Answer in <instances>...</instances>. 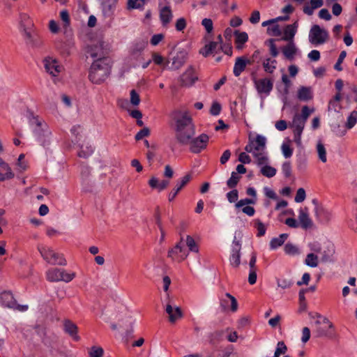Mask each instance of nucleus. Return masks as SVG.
Segmentation results:
<instances>
[{"mask_svg": "<svg viewBox=\"0 0 357 357\" xmlns=\"http://www.w3.org/2000/svg\"><path fill=\"white\" fill-rule=\"evenodd\" d=\"M197 77L195 75L194 69L189 66L188 69L180 77L181 86L189 87L192 86L197 80Z\"/></svg>", "mask_w": 357, "mask_h": 357, "instance_id": "4468645a", "label": "nucleus"}, {"mask_svg": "<svg viewBox=\"0 0 357 357\" xmlns=\"http://www.w3.org/2000/svg\"><path fill=\"white\" fill-rule=\"evenodd\" d=\"M38 250L42 257L52 265L66 266V260L62 254L54 252L51 248L39 245Z\"/></svg>", "mask_w": 357, "mask_h": 357, "instance_id": "39448f33", "label": "nucleus"}, {"mask_svg": "<svg viewBox=\"0 0 357 357\" xmlns=\"http://www.w3.org/2000/svg\"><path fill=\"white\" fill-rule=\"evenodd\" d=\"M146 0H128L127 8L128 10L132 9H143Z\"/></svg>", "mask_w": 357, "mask_h": 357, "instance_id": "c9c22d12", "label": "nucleus"}, {"mask_svg": "<svg viewBox=\"0 0 357 357\" xmlns=\"http://www.w3.org/2000/svg\"><path fill=\"white\" fill-rule=\"evenodd\" d=\"M60 17L61 20L64 22L63 26L67 28L69 26L70 23L69 13L67 10H63L60 13Z\"/></svg>", "mask_w": 357, "mask_h": 357, "instance_id": "4d7b16f0", "label": "nucleus"}, {"mask_svg": "<svg viewBox=\"0 0 357 357\" xmlns=\"http://www.w3.org/2000/svg\"><path fill=\"white\" fill-rule=\"evenodd\" d=\"M357 122V112L353 111L347 118L346 126L348 129L352 128Z\"/></svg>", "mask_w": 357, "mask_h": 357, "instance_id": "09e8293b", "label": "nucleus"}, {"mask_svg": "<svg viewBox=\"0 0 357 357\" xmlns=\"http://www.w3.org/2000/svg\"><path fill=\"white\" fill-rule=\"evenodd\" d=\"M44 68L47 73L53 77H56L61 71L62 66L59 64L57 59L50 56L43 59Z\"/></svg>", "mask_w": 357, "mask_h": 357, "instance_id": "f8f14e48", "label": "nucleus"}, {"mask_svg": "<svg viewBox=\"0 0 357 357\" xmlns=\"http://www.w3.org/2000/svg\"><path fill=\"white\" fill-rule=\"evenodd\" d=\"M305 121L300 117L299 114L294 116L290 127L294 128V140L298 146H301V135L305 128Z\"/></svg>", "mask_w": 357, "mask_h": 357, "instance_id": "1a4fd4ad", "label": "nucleus"}, {"mask_svg": "<svg viewBox=\"0 0 357 357\" xmlns=\"http://www.w3.org/2000/svg\"><path fill=\"white\" fill-rule=\"evenodd\" d=\"M152 61L154 62L155 64L162 66H163V68L167 66L169 63V61H165L164 57L157 52H153Z\"/></svg>", "mask_w": 357, "mask_h": 357, "instance_id": "ea45409f", "label": "nucleus"}, {"mask_svg": "<svg viewBox=\"0 0 357 357\" xmlns=\"http://www.w3.org/2000/svg\"><path fill=\"white\" fill-rule=\"evenodd\" d=\"M20 25L22 28L27 27L31 25L29 16L26 13H21L20 15Z\"/></svg>", "mask_w": 357, "mask_h": 357, "instance_id": "680f3d73", "label": "nucleus"}, {"mask_svg": "<svg viewBox=\"0 0 357 357\" xmlns=\"http://www.w3.org/2000/svg\"><path fill=\"white\" fill-rule=\"evenodd\" d=\"M63 330L65 333H68L72 338L78 341L79 336L77 335L78 328L75 324L69 319H66L63 323Z\"/></svg>", "mask_w": 357, "mask_h": 357, "instance_id": "aec40b11", "label": "nucleus"}, {"mask_svg": "<svg viewBox=\"0 0 357 357\" xmlns=\"http://www.w3.org/2000/svg\"><path fill=\"white\" fill-rule=\"evenodd\" d=\"M227 198L230 203L237 202L238 198V192L236 189L233 188L231 191L227 193Z\"/></svg>", "mask_w": 357, "mask_h": 357, "instance_id": "864d4df0", "label": "nucleus"}, {"mask_svg": "<svg viewBox=\"0 0 357 357\" xmlns=\"http://www.w3.org/2000/svg\"><path fill=\"white\" fill-rule=\"evenodd\" d=\"M255 85L259 93L268 95L273 87V82L269 78H263L255 80Z\"/></svg>", "mask_w": 357, "mask_h": 357, "instance_id": "2eb2a0df", "label": "nucleus"}, {"mask_svg": "<svg viewBox=\"0 0 357 357\" xmlns=\"http://www.w3.org/2000/svg\"><path fill=\"white\" fill-rule=\"evenodd\" d=\"M254 224L255 227L257 229L258 231L257 236L259 237L264 236L266 230L264 224L259 219H255L254 220Z\"/></svg>", "mask_w": 357, "mask_h": 357, "instance_id": "37998d69", "label": "nucleus"}, {"mask_svg": "<svg viewBox=\"0 0 357 357\" xmlns=\"http://www.w3.org/2000/svg\"><path fill=\"white\" fill-rule=\"evenodd\" d=\"M145 48L144 42H139L135 43L131 50V54L134 57H137L141 55L142 52Z\"/></svg>", "mask_w": 357, "mask_h": 357, "instance_id": "79ce46f5", "label": "nucleus"}, {"mask_svg": "<svg viewBox=\"0 0 357 357\" xmlns=\"http://www.w3.org/2000/svg\"><path fill=\"white\" fill-rule=\"evenodd\" d=\"M111 68V59L108 56L94 60L89 69V80L93 84H100L109 77Z\"/></svg>", "mask_w": 357, "mask_h": 357, "instance_id": "f03ea898", "label": "nucleus"}, {"mask_svg": "<svg viewBox=\"0 0 357 357\" xmlns=\"http://www.w3.org/2000/svg\"><path fill=\"white\" fill-rule=\"evenodd\" d=\"M0 303L9 308H14L16 306V300L9 291H4L0 294Z\"/></svg>", "mask_w": 357, "mask_h": 357, "instance_id": "6ab92c4d", "label": "nucleus"}, {"mask_svg": "<svg viewBox=\"0 0 357 357\" xmlns=\"http://www.w3.org/2000/svg\"><path fill=\"white\" fill-rule=\"evenodd\" d=\"M346 56H347L346 51H342L340 52V54L339 55V57L337 59V61L336 63L334 66L335 70H336L337 71L342 70V68L341 66V64L343 62V61H344V58L346 57Z\"/></svg>", "mask_w": 357, "mask_h": 357, "instance_id": "13d9d810", "label": "nucleus"}, {"mask_svg": "<svg viewBox=\"0 0 357 357\" xmlns=\"http://www.w3.org/2000/svg\"><path fill=\"white\" fill-rule=\"evenodd\" d=\"M241 242L234 236L232 241L229 262L231 266L238 268L241 264Z\"/></svg>", "mask_w": 357, "mask_h": 357, "instance_id": "9d476101", "label": "nucleus"}, {"mask_svg": "<svg viewBox=\"0 0 357 357\" xmlns=\"http://www.w3.org/2000/svg\"><path fill=\"white\" fill-rule=\"evenodd\" d=\"M253 156L257 159V164L258 166L266 165L268 162V156L261 153L254 152Z\"/></svg>", "mask_w": 357, "mask_h": 357, "instance_id": "49530a36", "label": "nucleus"}, {"mask_svg": "<svg viewBox=\"0 0 357 357\" xmlns=\"http://www.w3.org/2000/svg\"><path fill=\"white\" fill-rule=\"evenodd\" d=\"M288 237L287 234H282L278 237L273 238L270 241V248L275 250L281 246Z\"/></svg>", "mask_w": 357, "mask_h": 357, "instance_id": "473e14b6", "label": "nucleus"}, {"mask_svg": "<svg viewBox=\"0 0 357 357\" xmlns=\"http://www.w3.org/2000/svg\"><path fill=\"white\" fill-rule=\"evenodd\" d=\"M173 14L169 6H165L160 10V20L162 26H167L172 20Z\"/></svg>", "mask_w": 357, "mask_h": 357, "instance_id": "5701e85b", "label": "nucleus"}, {"mask_svg": "<svg viewBox=\"0 0 357 357\" xmlns=\"http://www.w3.org/2000/svg\"><path fill=\"white\" fill-rule=\"evenodd\" d=\"M284 252L289 255H296L299 254L298 248L291 243H287L284 247Z\"/></svg>", "mask_w": 357, "mask_h": 357, "instance_id": "a18cd8bd", "label": "nucleus"}, {"mask_svg": "<svg viewBox=\"0 0 357 357\" xmlns=\"http://www.w3.org/2000/svg\"><path fill=\"white\" fill-rule=\"evenodd\" d=\"M192 179L191 174L188 173L177 181L175 188L169 192L168 200L172 202L178 192L190 181Z\"/></svg>", "mask_w": 357, "mask_h": 357, "instance_id": "ddd939ff", "label": "nucleus"}, {"mask_svg": "<svg viewBox=\"0 0 357 357\" xmlns=\"http://www.w3.org/2000/svg\"><path fill=\"white\" fill-rule=\"evenodd\" d=\"M266 139L265 137L257 135L253 140L250 139L249 143L245 146V151L248 153H254L253 151H263L266 149Z\"/></svg>", "mask_w": 357, "mask_h": 357, "instance_id": "9b49d317", "label": "nucleus"}, {"mask_svg": "<svg viewBox=\"0 0 357 357\" xmlns=\"http://www.w3.org/2000/svg\"><path fill=\"white\" fill-rule=\"evenodd\" d=\"M305 264L310 267H317L318 266V257L314 253L307 255L305 259Z\"/></svg>", "mask_w": 357, "mask_h": 357, "instance_id": "a19ab883", "label": "nucleus"}, {"mask_svg": "<svg viewBox=\"0 0 357 357\" xmlns=\"http://www.w3.org/2000/svg\"><path fill=\"white\" fill-rule=\"evenodd\" d=\"M296 33V27L294 25H287L284 29V36L282 39L292 41Z\"/></svg>", "mask_w": 357, "mask_h": 357, "instance_id": "72a5a7b5", "label": "nucleus"}, {"mask_svg": "<svg viewBox=\"0 0 357 357\" xmlns=\"http://www.w3.org/2000/svg\"><path fill=\"white\" fill-rule=\"evenodd\" d=\"M260 172L266 177L272 178L276 174L277 170L275 167L266 165L261 168Z\"/></svg>", "mask_w": 357, "mask_h": 357, "instance_id": "58836bf2", "label": "nucleus"}, {"mask_svg": "<svg viewBox=\"0 0 357 357\" xmlns=\"http://www.w3.org/2000/svg\"><path fill=\"white\" fill-rule=\"evenodd\" d=\"M275 41V40L273 38H270L266 41V44H268L270 47V53L273 57H276L279 54Z\"/></svg>", "mask_w": 357, "mask_h": 357, "instance_id": "3c124183", "label": "nucleus"}, {"mask_svg": "<svg viewBox=\"0 0 357 357\" xmlns=\"http://www.w3.org/2000/svg\"><path fill=\"white\" fill-rule=\"evenodd\" d=\"M298 98L302 101H307L312 98V93L310 87L301 86L298 91Z\"/></svg>", "mask_w": 357, "mask_h": 357, "instance_id": "2f4dec72", "label": "nucleus"}, {"mask_svg": "<svg viewBox=\"0 0 357 357\" xmlns=\"http://www.w3.org/2000/svg\"><path fill=\"white\" fill-rule=\"evenodd\" d=\"M270 61V58L266 59V61H264L263 63V67L266 73H273V71L275 70L276 66L275 65H271Z\"/></svg>", "mask_w": 357, "mask_h": 357, "instance_id": "338daca9", "label": "nucleus"}, {"mask_svg": "<svg viewBox=\"0 0 357 357\" xmlns=\"http://www.w3.org/2000/svg\"><path fill=\"white\" fill-rule=\"evenodd\" d=\"M282 52L287 59L292 61L294 59L297 49L294 42L291 41L286 46L282 48Z\"/></svg>", "mask_w": 357, "mask_h": 357, "instance_id": "bb28decb", "label": "nucleus"}, {"mask_svg": "<svg viewBox=\"0 0 357 357\" xmlns=\"http://www.w3.org/2000/svg\"><path fill=\"white\" fill-rule=\"evenodd\" d=\"M74 43L72 40H68V41H56L55 43V47L59 51L60 54L63 56H68L70 54L71 49L73 48Z\"/></svg>", "mask_w": 357, "mask_h": 357, "instance_id": "a211bd4d", "label": "nucleus"}, {"mask_svg": "<svg viewBox=\"0 0 357 357\" xmlns=\"http://www.w3.org/2000/svg\"><path fill=\"white\" fill-rule=\"evenodd\" d=\"M256 199H252V198H245L240 199L235 204V207L236 208H241L245 206H248L250 204H256Z\"/></svg>", "mask_w": 357, "mask_h": 357, "instance_id": "de8ad7c7", "label": "nucleus"}, {"mask_svg": "<svg viewBox=\"0 0 357 357\" xmlns=\"http://www.w3.org/2000/svg\"><path fill=\"white\" fill-rule=\"evenodd\" d=\"M278 286L281 287L282 289H288L290 288L294 282L291 280L288 279H278L277 280Z\"/></svg>", "mask_w": 357, "mask_h": 357, "instance_id": "6e6d98bb", "label": "nucleus"}, {"mask_svg": "<svg viewBox=\"0 0 357 357\" xmlns=\"http://www.w3.org/2000/svg\"><path fill=\"white\" fill-rule=\"evenodd\" d=\"M218 47V42L211 41L200 49L199 54L204 57H208L209 55L216 53Z\"/></svg>", "mask_w": 357, "mask_h": 357, "instance_id": "a878e982", "label": "nucleus"}, {"mask_svg": "<svg viewBox=\"0 0 357 357\" xmlns=\"http://www.w3.org/2000/svg\"><path fill=\"white\" fill-rule=\"evenodd\" d=\"M246 63L245 57H237L234 63L233 73L236 77H238L245 69Z\"/></svg>", "mask_w": 357, "mask_h": 357, "instance_id": "c756f323", "label": "nucleus"}, {"mask_svg": "<svg viewBox=\"0 0 357 357\" xmlns=\"http://www.w3.org/2000/svg\"><path fill=\"white\" fill-rule=\"evenodd\" d=\"M321 261L323 262H327L330 261L331 257L333 256L334 253V248L333 245L329 244L327 248L324 250H321Z\"/></svg>", "mask_w": 357, "mask_h": 357, "instance_id": "f704fd0d", "label": "nucleus"}, {"mask_svg": "<svg viewBox=\"0 0 357 357\" xmlns=\"http://www.w3.org/2000/svg\"><path fill=\"white\" fill-rule=\"evenodd\" d=\"M130 102L132 105L137 106L140 102L139 95L136 92L135 89L130 91Z\"/></svg>", "mask_w": 357, "mask_h": 357, "instance_id": "0e129e2a", "label": "nucleus"}, {"mask_svg": "<svg viewBox=\"0 0 357 357\" xmlns=\"http://www.w3.org/2000/svg\"><path fill=\"white\" fill-rule=\"evenodd\" d=\"M186 26L187 22L184 17H180L176 22L175 27L178 31H183L186 28Z\"/></svg>", "mask_w": 357, "mask_h": 357, "instance_id": "052dcab7", "label": "nucleus"}, {"mask_svg": "<svg viewBox=\"0 0 357 357\" xmlns=\"http://www.w3.org/2000/svg\"><path fill=\"white\" fill-rule=\"evenodd\" d=\"M172 118L175 121L176 139L182 145H190V151L192 153H199L207 148L209 136L202 133L197 137L192 119L188 112L174 111Z\"/></svg>", "mask_w": 357, "mask_h": 357, "instance_id": "f257e3e1", "label": "nucleus"}, {"mask_svg": "<svg viewBox=\"0 0 357 357\" xmlns=\"http://www.w3.org/2000/svg\"><path fill=\"white\" fill-rule=\"evenodd\" d=\"M75 277V273H66L64 269L53 268L47 271V279L50 282L63 281L69 282Z\"/></svg>", "mask_w": 357, "mask_h": 357, "instance_id": "423d86ee", "label": "nucleus"}, {"mask_svg": "<svg viewBox=\"0 0 357 357\" xmlns=\"http://www.w3.org/2000/svg\"><path fill=\"white\" fill-rule=\"evenodd\" d=\"M165 311L169 314V319L171 323H174L176 320L183 317L181 309L179 307H176L174 310L172 306L168 304Z\"/></svg>", "mask_w": 357, "mask_h": 357, "instance_id": "393cba45", "label": "nucleus"}, {"mask_svg": "<svg viewBox=\"0 0 357 357\" xmlns=\"http://www.w3.org/2000/svg\"><path fill=\"white\" fill-rule=\"evenodd\" d=\"M282 171L285 178H289L291 175V165L289 161L284 162L282 165Z\"/></svg>", "mask_w": 357, "mask_h": 357, "instance_id": "603ef678", "label": "nucleus"}, {"mask_svg": "<svg viewBox=\"0 0 357 357\" xmlns=\"http://www.w3.org/2000/svg\"><path fill=\"white\" fill-rule=\"evenodd\" d=\"M185 244L189 251L196 253L199 252V245L191 236L188 235L186 236Z\"/></svg>", "mask_w": 357, "mask_h": 357, "instance_id": "e433bc0d", "label": "nucleus"}, {"mask_svg": "<svg viewBox=\"0 0 357 357\" xmlns=\"http://www.w3.org/2000/svg\"><path fill=\"white\" fill-rule=\"evenodd\" d=\"M149 184L152 188H158L159 191H162L167 188L169 184L168 180H162L160 182L155 177H152L149 181Z\"/></svg>", "mask_w": 357, "mask_h": 357, "instance_id": "7c9ffc66", "label": "nucleus"}, {"mask_svg": "<svg viewBox=\"0 0 357 357\" xmlns=\"http://www.w3.org/2000/svg\"><path fill=\"white\" fill-rule=\"evenodd\" d=\"M315 330L314 334L317 337H325L329 340H335L337 333L334 324L327 318L323 320H316L314 322Z\"/></svg>", "mask_w": 357, "mask_h": 357, "instance_id": "20e7f679", "label": "nucleus"}, {"mask_svg": "<svg viewBox=\"0 0 357 357\" xmlns=\"http://www.w3.org/2000/svg\"><path fill=\"white\" fill-rule=\"evenodd\" d=\"M183 241V237L181 236L180 241L169 250L167 257L171 258L172 261L181 262L188 256V252L184 248Z\"/></svg>", "mask_w": 357, "mask_h": 357, "instance_id": "6e6552de", "label": "nucleus"}, {"mask_svg": "<svg viewBox=\"0 0 357 357\" xmlns=\"http://www.w3.org/2000/svg\"><path fill=\"white\" fill-rule=\"evenodd\" d=\"M103 352L104 351L101 347H93L90 351V357H102Z\"/></svg>", "mask_w": 357, "mask_h": 357, "instance_id": "774afa93", "label": "nucleus"}, {"mask_svg": "<svg viewBox=\"0 0 357 357\" xmlns=\"http://www.w3.org/2000/svg\"><path fill=\"white\" fill-rule=\"evenodd\" d=\"M241 178V176H239L236 172H231V177L227 181L228 188L230 189L235 188Z\"/></svg>", "mask_w": 357, "mask_h": 357, "instance_id": "4c0bfd02", "label": "nucleus"}, {"mask_svg": "<svg viewBox=\"0 0 357 357\" xmlns=\"http://www.w3.org/2000/svg\"><path fill=\"white\" fill-rule=\"evenodd\" d=\"M317 150L319 158L320 159V160L323 162H326L327 160V158H326V151L324 147V145L322 143L319 142L317 145Z\"/></svg>", "mask_w": 357, "mask_h": 357, "instance_id": "c03bdc74", "label": "nucleus"}, {"mask_svg": "<svg viewBox=\"0 0 357 357\" xmlns=\"http://www.w3.org/2000/svg\"><path fill=\"white\" fill-rule=\"evenodd\" d=\"M323 5V0H310V5H305L303 8V11L307 15H312L314 10L321 7Z\"/></svg>", "mask_w": 357, "mask_h": 357, "instance_id": "cd10ccee", "label": "nucleus"}, {"mask_svg": "<svg viewBox=\"0 0 357 357\" xmlns=\"http://www.w3.org/2000/svg\"><path fill=\"white\" fill-rule=\"evenodd\" d=\"M282 153L286 158H290L293 154V149L287 144H282Z\"/></svg>", "mask_w": 357, "mask_h": 357, "instance_id": "69168bd1", "label": "nucleus"}, {"mask_svg": "<svg viewBox=\"0 0 357 357\" xmlns=\"http://www.w3.org/2000/svg\"><path fill=\"white\" fill-rule=\"evenodd\" d=\"M117 0H102V12L105 17H111L115 11Z\"/></svg>", "mask_w": 357, "mask_h": 357, "instance_id": "f3484780", "label": "nucleus"}, {"mask_svg": "<svg viewBox=\"0 0 357 357\" xmlns=\"http://www.w3.org/2000/svg\"><path fill=\"white\" fill-rule=\"evenodd\" d=\"M267 33L270 36H280L282 34V31L280 29V25L278 24H275L271 26L268 27Z\"/></svg>", "mask_w": 357, "mask_h": 357, "instance_id": "8fccbe9b", "label": "nucleus"}, {"mask_svg": "<svg viewBox=\"0 0 357 357\" xmlns=\"http://www.w3.org/2000/svg\"><path fill=\"white\" fill-rule=\"evenodd\" d=\"M314 213L317 220L321 223L327 222L331 219V213L320 205L316 206Z\"/></svg>", "mask_w": 357, "mask_h": 357, "instance_id": "b1692460", "label": "nucleus"}, {"mask_svg": "<svg viewBox=\"0 0 357 357\" xmlns=\"http://www.w3.org/2000/svg\"><path fill=\"white\" fill-rule=\"evenodd\" d=\"M328 32L319 25H313L310 31L309 40L314 45L324 44L328 38Z\"/></svg>", "mask_w": 357, "mask_h": 357, "instance_id": "0eeeda50", "label": "nucleus"}, {"mask_svg": "<svg viewBox=\"0 0 357 357\" xmlns=\"http://www.w3.org/2000/svg\"><path fill=\"white\" fill-rule=\"evenodd\" d=\"M150 135V130L149 128L145 127L140 130L135 136V139L136 141H139L145 137H148Z\"/></svg>", "mask_w": 357, "mask_h": 357, "instance_id": "5fc2aeb1", "label": "nucleus"}, {"mask_svg": "<svg viewBox=\"0 0 357 357\" xmlns=\"http://www.w3.org/2000/svg\"><path fill=\"white\" fill-rule=\"evenodd\" d=\"M202 24L204 26L208 33H211L213 31V21L209 18H204L202 21Z\"/></svg>", "mask_w": 357, "mask_h": 357, "instance_id": "e2e57ef3", "label": "nucleus"}, {"mask_svg": "<svg viewBox=\"0 0 357 357\" xmlns=\"http://www.w3.org/2000/svg\"><path fill=\"white\" fill-rule=\"evenodd\" d=\"M27 118L30 125L36 126L33 132L38 142L44 147L49 145L51 132L48 130L47 124L30 110L27 111Z\"/></svg>", "mask_w": 357, "mask_h": 357, "instance_id": "7ed1b4c3", "label": "nucleus"}, {"mask_svg": "<svg viewBox=\"0 0 357 357\" xmlns=\"http://www.w3.org/2000/svg\"><path fill=\"white\" fill-rule=\"evenodd\" d=\"M188 59V53L185 50H182L176 53L175 55L172 56L171 59L172 66L169 67L172 70H178L181 68L185 63L186 62Z\"/></svg>", "mask_w": 357, "mask_h": 357, "instance_id": "dca6fc26", "label": "nucleus"}, {"mask_svg": "<svg viewBox=\"0 0 357 357\" xmlns=\"http://www.w3.org/2000/svg\"><path fill=\"white\" fill-rule=\"evenodd\" d=\"M305 197H306L305 190H304V188H301L298 189V190L296 192V195L294 198V200L297 203H301L305 200Z\"/></svg>", "mask_w": 357, "mask_h": 357, "instance_id": "bf43d9fd", "label": "nucleus"}, {"mask_svg": "<svg viewBox=\"0 0 357 357\" xmlns=\"http://www.w3.org/2000/svg\"><path fill=\"white\" fill-rule=\"evenodd\" d=\"M298 220L302 228L307 229L310 228L313 223L308 214V208L305 207L299 210Z\"/></svg>", "mask_w": 357, "mask_h": 357, "instance_id": "412c9836", "label": "nucleus"}, {"mask_svg": "<svg viewBox=\"0 0 357 357\" xmlns=\"http://www.w3.org/2000/svg\"><path fill=\"white\" fill-rule=\"evenodd\" d=\"M86 52L94 60L102 59L103 56H107L106 53L101 45L88 46Z\"/></svg>", "mask_w": 357, "mask_h": 357, "instance_id": "4be33fe9", "label": "nucleus"}, {"mask_svg": "<svg viewBox=\"0 0 357 357\" xmlns=\"http://www.w3.org/2000/svg\"><path fill=\"white\" fill-rule=\"evenodd\" d=\"M235 43L236 48L241 50L243 45L248 40V35L246 32H240L238 30L234 31Z\"/></svg>", "mask_w": 357, "mask_h": 357, "instance_id": "c85d7f7f", "label": "nucleus"}]
</instances>
